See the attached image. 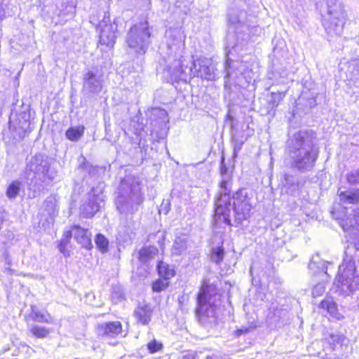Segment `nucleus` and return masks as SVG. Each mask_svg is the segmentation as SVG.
<instances>
[{"mask_svg":"<svg viewBox=\"0 0 359 359\" xmlns=\"http://www.w3.org/2000/svg\"><path fill=\"white\" fill-rule=\"evenodd\" d=\"M244 67H245V65H242L241 66V67H240V70L239 71L241 72V74L244 75L245 77H247V76L251 77L250 75V73L253 74L252 70L248 72L247 69H243L242 68Z\"/></svg>","mask_w":359,"mask_h":359,"instance_id":"46","label":"nucleus"},{"mask_svg":"<svg viewBox=\"0 0 359 359\" xmlns=\"http://www.w3.org/2000/svg\"><path fill=\"white\" fill-rule=\"evenodd\" d=\"M6 271L9 272V273H12L13 272V269H11V268H7L6 269Z\"/></svg>","mask_w":359,"mask_h":359,"instance_id":"56","label":"nucleus"},{"mask_svg":"<svg viewBox=\"0 0 359 359\" xmlns=\"http://www.w3.org/2000/svg\"><path fill=\"white\" fill-rule=\"evenodd\" d=\"M182 359H196V356L195 353H188L184 355Z\"/></svg>","mask_w":359,"mask_h":359,"instance_id":"48","label":"nucleus"},{"mask_svg":"<svg viewBox=\"0 0 359 359\" xmlns=\"http://www.w3.org/2000/svg\"><path fill=\"white\" fill-rule=\"evenodd\" d=\"M249 328H241L236 331L237 336H240L243 334L247 333L249 332Z\"/></svg>","mask_w":359,"mask_h":359,"instance_id":"49","label":"nucleus"},{"mask_svg":"<svg viewBox=\"0 0 359 359\" xmlns=\"http://www.w3.org/2000/svg\"><path fill=\"white\" fill-rule=\"evenodd\" d=\"M287 316V311L286 309L278 308V306H273L269 309L266 318L269 323L276 324L280 322H283Z\"/></svg>","mask_w":359,"mask_h":359,"instance_id":"22","label":"nucleus"},{"mask_svg":"<svg viewBox=\"0 0 359 359\" xmlns=\"http://www.w3.org/2000/svg\"><path fill=\"white\" fill-rule=\"evenodd\" d=\"M157 269L160 276L166 280H169L175 274L174 269L163 262L158 264Z\"/></svg>","mask_w":359,"mask_h":359,"instance_id":"30","label":"nucleus"},{"mask_svg":"<svg viewBox=\"0 0 359 359\" xmlns=\"http://www.w3.org/2000/svg\"><path fill=\"white\" fill-rule=\"evenodd\" d=\"M187 236L186 234L177 236L172 245V252L175 255H181L187 250Z\"/></svg>","mask_w":359,"mask_h":359,"instance_id":"23","label":"nucleus"},{"mask_svg":"<svg viewBox=\"0 0 359 359\" xmlns=\"http://www.w3.org/2000/svg\"><path fill=\"white\" fill-rule=\"evenodd\" d=\"M97 30L100 33L99 44L109 48H113L116 39L117 24L116 21L111 22L107 13H104L102 20L98 22Z\"/></svg>","mask_w":359,"mask_h":359,"instance_id":"10","label":"nucleus"},{"mask_svg":"<svg viewBox=\"0 0 359 359\" xmlns=\"http://www.w3.org/2000/svg\"><path fill=\"white\" fill-rule=\"evenodd\" d=\"M151 124L154 127L152 132L156 128L166 129L167 123L169 121L168 113L165 109L161 108L152 109L150 111Z\"/></svg>","mask_w":359,"mask_h":359,"instance_id":"17","label":"nucleus"},{"mask_svg":"<svg viewBox=\"0 0 359 359\" xmlns=\"http://www.w3.org/2000/svg\"><path fill=\"white\" fill-rule=\"evenodd\" d=\"M315 134L311 130L295 133L287 141V161L290 167L300 172L311 171L315 166L319 151L314 147Z\"/></svg>","mask_w":359,"mask_h":359,"instance_id":"2","label":"nucleus"},{"mask_svg":"<svg viewBox=\"0 0 359 359\" xmlns=\"http://www.w3.org/2000/svg\"><path fill=\"white\" fill-rule=\"evenodd\" d=\"M224 251L222 247L214 248L212 250L210 259L213 262L219 264L224 259Z\"/></svg>","mask_w":359,"mask_h":359,"instance_id":"37","label":"nucleus"},{"mask_svg":"<svg viewBox=\"0 0 359 359\" xmlns=\"http://www.w3.org/2000/svg\"><path fill=\"white\" fill-rule=\"evenodd\" d=\"M152 309L148 304H140L134 311V316L137 323L143 325L149 323L151 319Z\"/></svg>","mask_w":359,"mask_h":359,"instance_id":"21","label":"nucleus"},{"mask_svg":"<svg viewBox=\"0 0 359 359\" xmlns=\"http://www.w3.org/2000/svg\"><path fill=\"white\" fill-rule=\"evenodd\" d=\"M325 291V287L323 284L319 283L315 285L312 290V294L314 297L321 295Z\"/></svg>","mask_w":359,"mask_h":359,"instance_id":"43","label":"nucleus"},{"mask_svg":"<svg viewBox=\"0 0 359 359\" xmlns=\"http://www.w3.org/2000/svg\"><path fill=\"white\" fill-rule=\"evenodd\" d=\"M101 4H103L104 6H107L108 5L109 0H101Z\"/></svg>","mask_w":359,"mask_h":359,"instance_id":"54","label":"nucleus"},{"mask_svg":"<svg viewBox=\"0 0 359 359\" xmlns=\"http://www.w3.org/2000/svg\"><path fill=\"white\" fill-rule=\"evenodd\" d=\"M103 76L96 68L88 69L83 75V91L98 94L102 89Z\"/></svg>","mask_w":359,"mask_h":359,"instance_id":"13","label":"nucleus"},{"mask_svg":"<svg viewBox=\"0 0 359 359\" xmlns=\"http://www.w3.org/2000/svg\"><path fill=\"white\" fill-rule=\"evenodd\" d=\"M29 114L22 113L15 120L10 118L8 130L13 140H22L27 133L30 131V122L29 121Z\"/></svg>","mask_w":359,"mask_h":359,"instance_id":"15","label":"nucleus"},{"mask_svg":"<svg viewBox=\"0 0 359 359\" xmlns=\"http://www.w3.org/2000/svg\"><path fill=\"white\" fill-rule=\"evenodd\" d=\"M165 36L168 50V54L173 55L175 57H179V58L174 60L172 64L175 60H186L181 55L184 48V40L186 36L184 32L178 28L170 29L167 31Z\"/></svg>","mask_w":359,"mask_h":359,"instance_id":"11","label":"nucleus"},{"mask_svg":"<svg viewBox=\"0 0 359 359\" xmlns=\"http://www.w3.org/2000/svg\"><path fill=\"white\" fill-rule=\"evenodd\" d=\"M325 339L330 344L332 349L334 350L337 345L343 344L346 338L343 334H329Z\"/></svg>","mask_w":359,"mask_h":359,"instance_id":"33","label":"nucleus"},{"mask_svg":"<svg viewBox=\"0 0 359 359\" xmlns=\"http://www.w3.org/2000/svg\"><path fill=\"white\" fill-rule=\"evenodd\" d=\"M85 128L83 126L69 128L65 133L68 140L72 142H77L84 133Z\"/></svg>","mask_w":359,"mask_h":359,"instance_id":"27","label":"nucleus"},{"mask_svg":"<svg viewBox=\"0 0 359 359\" xmlns=\"http://www.w3.org/2000/svg\"><path fill=\"white\" fill-rule=\"evenodd\" d=\"M285 95V93L278 92V93H271L270 103L272 104L273 107H276L278 106L280 102L283 100Z\"/></svg>","mask_w":359,"mask_h":359,"instance_id":"42","label":"nucleus"},{"mask_svg":"<svg viewBox=\"0 0 359 359\" xmlns=\"http://www.w3.org/2000/svg\"><path fill=\"white\" fill-rule=\"evenodd\" d=\"M338 204L332 211V217L338 221L344 231L351 229H358L359 226V189L351 188L346 190L339 189Z\"/></svg>","mask_w":359,"mask_h":359,"instance_id":"4","label":"nucleus"},{"mask_svg":"<svg viewBox=\"0 0 359 359\" xmlns=\"http://www.w3.org/2000/svg\"><path fill=\"white\" fill-rule=\"evenodd\" d=\"M346 180L350 184H359V168L348 172L346 175Z\"/></svg>","mask_w":359,"mask_h":359,"instance_id":"40","label":"nucleus"},{"mask_svg":"<svg viewBox=\"0 0 359 359\" xmlns=\"http://www.w3.org/2000/svg\"><path fill=\"white\" fill-rule=\"evenodd\" d=\"M98 334L109 337H115L122 331V326L120 322H109L98 325Z\"/></svg>","mask_w":359,"mask_h":359,"instance_id":"20","label":"nucleus"},{"mask_svg":"<svg viewBox=\"0 0 359 359\" xmlns=\"http://www.w3.org/2000/svg\"><path fill=\"white\" fill-rule=\"evenodd\" d=\"M188 3H184L182 1L178 0L176 1L174 7V13L180 18L183 19L184 16L187 15L189 11Z\"/></svg>","mask_w":359,"mask_h":359,"instance_id":"32","label":"nucleus"},{"mask_svg":"<svg viewBox=\"0 0 359 359\" xmlns=\"http://www.w3.org/2000/svg\"><path fill=\"white\" fill-rule=\"evenodd\" d=\"M11 0H0V22L13 14Z\"/></svg>","mask_w":359,"mask_h":359,"instance_id":"28","label":"nucleus"},{"mask_svg":"<svg viewBox=\"0 0 359 359\" xmlns=\"http://www.w3.org/2000/svg\"><path fill=\"white\" fill-rule=\"evenodd\" d=\"M3 220H4V217H3L2 215L0 213V226L2 224Z\"/></svg>","mask_w":359,"mask_h":359,"instance_id":"55","label":"nucleus"},{"mask_svg":"<svg viewBox=\"0 0 359 359\" xmlns=\"http://www.w3.org/2000/svg\"><path fill=\"white\" fill-rule=\"evenodd\" d=\"M206 359H221V358L217 355H211V356H208L206 358Z\"/></svg>","mask_w":359,"mask_h":359,"instance_id":"53","label":"nucleus"},{"mask_svg":"<svg viewBox=\"0 0 359 359\" xmlns=\"http://www.w3.org/2000/svg\"><path fill=\"white\" fill-rule=\"evenodd\" d=\"M72 235L74 236L72 229L66 231H65L61 241H66L68 243Z\"/></svg>","mask_w":359,"mask_h":359,"instance_id":"44","label":"nucleus"},{"mask_svg":"<svg viewBox=\"0 0 359 359\" xmlns=\"http://www.w3.org/2000/svg\"><path fill=\"white\" fill-rule=\"evenodd\" d=\"M209 290L210 287L208 285H203L198 294L196 313L200 316H215L217 307L216 304L217 296L216 294L212 296Z\"/></svg>","mask_w":359,"mask_h":359,"instance_id":"9","label":"nucleus"},{"mask_svg":"<svg viewBox=\"0 0 359 359\" xmlns=\"http://www.w3.org/2000/svg\"><path fill=\"white\" fill-rule=\"evenodd\" d=\"M209 64L210 61L206 59L192 62L175 60L166 67L163 73L168 82L182 81L187 83L195 76L206 80H213L214 69Z\"/></svg>","mask_w":359,"mask_h":359,"instance_id":"5","label":"nucleus"},{"mask_svg":"<svg viewBox=\"0 0 359 359\" xmlns=\"http://www.w3.org/2000/svg\"><path fill=\"white\" fill-rule=\"evenodd\" d=\"M67 244L68 243L66 241H60V242L58 245V248L62 253L65 252V250L66 249Z\"/></svg>","mask_w":359,"mask_h":359,"instance_id":"47","label":"nucleus"},{"mask_svg":"<svg viewBox=\"0 0 359 359\" xmlns=\"http://www.w3.org/2000/svg\"><path fill=\"white\" fill-rule=\"evenodd\" d=\"M337 291L340 295L348 296L359 287V278L355 275V262L352 258H345L339 266Z\"/></svg>","mask_w":359,"mask_h":359,"instance_id":"7","label":"nucleus"},{"mask_svg":"<svg viewBox=\"0 0 359 359\" xmlns=\"http://www.w3.org/2000/svg\"><path fill=\"white\" fill-rule=\"evenodd\" d=\"M142 201L141 178L133 175H126L118 187L116 205L128 225L132 222L133 215L139 210Z\"/></svg>","mask_w":359,"mask_h":359,"instance_id":"3","label":"nucleus"},{"mask_svg":"<svg viewBox=\"0 0 359 359\" xmlns=\"http://www.w3.org/2000/svg\"><path fill=\"white\" fill-rule=\"evenodd\" d=\"M44 208L50 217L55 216L58 210L55 202L52 198H48L45 201Z\"/></svg>","mask_w":359,"mask_h":359,"instance_id":"36","label":"nucleus"},{"mask_svg":"<svg viewBox=\"0 0 359 359\" xmlns=\"http://www.w3.org/2000/svg\"><path fill=\"white\" fill-rule=\"evenodd\" d=\"M327 264L328 263L327 262H322L320 263V266H318V268H319V269L320 270V271L325 274H327Z\"/></svg>","mask_w":359,"mask_h":359,"instance_id":"45","label":"nucleus"},{"mask_svg":"<svg viewBox=\"0 0 359 359\" xmlns=\"http://www.w3.org/2000/svg\"><path fill=\"white\" fill-rule=\"evenodd\" d=\"M280 184L282 191L290 195L294 194L299 189L298 179L292 174L284 173L280 178Z\"/></svg>","mask_w":359,"mask_h":359,"instance_id":"19","label":"nucleus"},{"mask_svg":"<svg viewBox=\"0 0 359 359\" xmlns=\"http://www.w3.org/2000/svg\"><path fill=\"white\" fill-rule=\"evenodd\" d=\"M74 238L82 245L83 248L90 250L93 248L91 241V233L86 229L81 228L79 225L72 226Z\"/></svg>","mask_w":359,"mask_h":359,"instance_id":"18","label":"nucleus"},{"mask_svg":"<svg viewBox=\"0 0 359 359\" xmlns=\"http://www.w3.org/2000/svg\"><path fill=\"white\" fill-rule=\"evenodd\" d=\"M334 11L333 14L325 16L323 24L329 36H339L344 31L347 16L345 11Z\"/></svg>","mask_w":359,"mask_h":359,"instance_id":"12","label":"nucleus"},{"mask_svg":"<svg viewBox=\"0 0 359 359\" xmlns=\"http://www.w3.org/2000/svg\"><path fill=\"white\" fill-rule=\"evenodd\" d=\"M320 308L326 309L330 316L337 319L341 320L344 318L343 315L338 311L337 305L330 299L323 300L320 303Z\"/></svg>","mask_w":359,"mask_h":359,"instance_id":"25","label":"nucleus"},{"mask_svg":"<svg viewBox=\"0 0 359 359\" xmlns=\"http://www.w3.org/2000/svg\"><path fill=\"white\" fill-rule=\"evenodd\" d=\"M316 266V262H313V260L311 261V263L309 264V268L313 269Z\"/></svg>","mask_w":359,"mask_h":359,"instance_id":"52","label":"nucleus"},{"mask_svg":"<svg viewBox=\"0 0 359 359\" xmlns=\"http://www.w3.org/2000/svg\"><path fill=\"white\" fill-rule=\"evenodd\" d=\"M103 201L102 195L96 194L92 189L80 206V215L85 218H91L100 210Z\"/></svg>","mask_w":359,"mask_h":359,"instance_id":"14","label":"nucleus"},{"mask_svg":"<svg viewBox=\"0 0 359 359\" xmlns=\"http://www.w3.org/2000/svg\"><path fill=\"white\" fill-rule=\"evenodd\" d=\"M327 15H332L334 13V11H345L343 6L340 3L337 1V0H327Z\"/></svg>","mask_w":359,"mask_h":359,"instance_id":"38","label":"nucleus"},{"mask_svg":"<svg viewBox=\"0 0 359 359\" xmlns=\"http://www.w3.org/2000/svg\"><path fill=\"white\" fill-rule=\"evenodd\" d=\"M150 36L147 22H140L128 31L126 43L132 52L144 55L149 46Z\"/></svg>","mask_w":359,"mask_h":359,"instance_id":"8","label":"nucleus"},{"mask_svg":"<svg viewBox=\"0 0 359 359\" xmlns=\"http://www.w3.org/2000/svg\"><path fill=\"white\" fill-rule=\"evenodd\" d=\"M22 188V182L19 180L13 181L8 187L6 196L10 200H13L19 195Z\"/></svg>","mask_w":359,"mask_h":359,"instance_id":"29","label":"nucleus"},{"mask_svg":"<svg viewBox=\"0 0 359 359\" xmlns=\"http://www.w3.org/2000/svg\"><path fill=\"white\" fill-rule=\"evenodd\" d=\"M147 346L150 353H155L156 352L161 351L163 347V344L156 341V339L149 342Z\"/></svg>","mask_w":359,"mask_h":359,"instance_id":"41","label":"nucleus"},{"mask_svg":"<svg viewBox=\"0 0 359 359\" xmlns=\"http://www.w3.org/2000/svg\"><path fill=\"white\" fill-rule=\"evenodd\" d=\"M76 2V0H66L64 1L62 6L65 4L66 6L61 10V13L65 15H73L75 13Z\"/></svg>","mask_w":359,"mask_h":359,"instance_id":"35","label":"nucleus"},{"mask_svg":"<svg viewBox=\"0 0 359 359\" xmlns=\"http://www.w3.org/2000/svg\"><path fill=\"white\" fill-rule=\"evenodd\" d=\"M222 180L219 183V193L215 200L213 224L216 227L222 225L231 226V212L233 210L235 222L241 224L248 219L253 208V194L242 188L233 194L229 193L232 186L231 174L229 172L222 158L220 165Z\"/></svg>","mask_w":359,"mask_h":359,"instance_id":"1","label":"nucleus"},{"mask_svg":"<svg viewBox=\"0 0 359 359\" xmlns=\"http://www.w3.org/2000/svg\"><path fill=\"white\" fill-rule=\"evenodd\" d=\"M32 320L38 323H52L53 322L51 316L37 309L34 305L31 306Z\"/></svg>","mask_w":359,"mask_h":359,"instance_id":"24","label":"nucleus"},{"mask_svg":"<svg viewBox=\"0 0 359 359\" xmlns=\"http://www.w3.org/2000/svg\"><path fill=\"white\" fill-rule=\"evenodd\" d=\"M245 6L243 0H236L233 2V7H231L228 13V20L229 23L237 25L243 23L246 20V12L244 10Z\"/></svg>","mask_w":359,"mask_h":359,"instance_id":"16","label":"nucleus"},{"mask_svg":"<svg viewBox=\"0 0 359 359\" xmlns=\"http://www.w3.org/2000/svg\"><path fill=\"white\" fill-rule=\"evenodd\" d=\"M50 329L41 325H32L29 327V332L31 334L39 339H43L47 337L50 333Z\"/></svg>","mask_w":359,"mask_h":359,"instance_id":"31","label":"nucleus"},{"mask_svg":"<svg viewBox=\"0 0 359 359\" xmlns=\"http://www.w3.org/2000/svg\"><path fill=\"white\" fill-rule=\"evenodd\" d=\"M169 285L168 280H166L163 278V279L160 278L155 281L152 285V290L154 292H161L163 290L165 289Z\"/></svg>","mask_w":359,"mask_h":359,"instance_id":"39","label":"nucleus"},{"mask_svg":"<svg viewBox=\"0 0 359 359\" xmlns=\"http://www.w3.org/2000/svg\"><path fill=\"white\" fill-rule=\"evenodd\" d=\"M25 175L30 180L29 189L34 192L43 189V184L53 181L55 173L50 170V163L47 156L37 154L31 158L27 165Z\"/></svg>","mask_w":359,"mask_h":359,"instance_id":"6","label":"nucleus"},{"mask_svg":"<svg viewBox=\"0 0 359 359\" xmlns=\"http://www.w3.org/2000/svg\"><path fill=\"white\" fill-rule=\"evenodd\" d=\"M230 67H226V76L230 77L231 76V72L229 71Z\"/></svg>","mask_w":359,"mask_h":359,"instance_id":"51","label":"nucleus"},{"mask_svg":"<svg viewBox=\"0 0 359 359\" xmlns=\"http://www.w3.org/2000/svg\"><path fill=\"white\" fill-rule=\"evenodd\" d=\"M97 248L102 253H105L109 250V241L102 234L98 233L95 239Z\"/></svg>","mask_w":359,"mask_h":359,"instance_id":"34","label":"nucleus"},{"mask_svg":"<svg viewBox=\"0 0 359 359\" xmlns=\"http://www.w3.org/2000/svg\"><path fill=\"white\" fill-rule=\"evenodd\" d=\"M158 253V249L154 246L144 247L138 252V258L142 263H147Z\"/></svg>","mask_w":359,"mask_h":359,"instance_id":"26","label":"nucleus"},{"mask_svg":"<svg viewBox=\"0 0 359 359\" xmlns=\"http://www.w3.org/2000/svg\"><path fill=\"white\" fill-rule=\"evenodd\" d=\"M5 261H6V263L8 265H11V259L9 258V257H8V255H6V256Z\"/></svg>","mask_w":359,"mask_h":359,"instance_id":"50","label":"nucleus"}]
</instances>
